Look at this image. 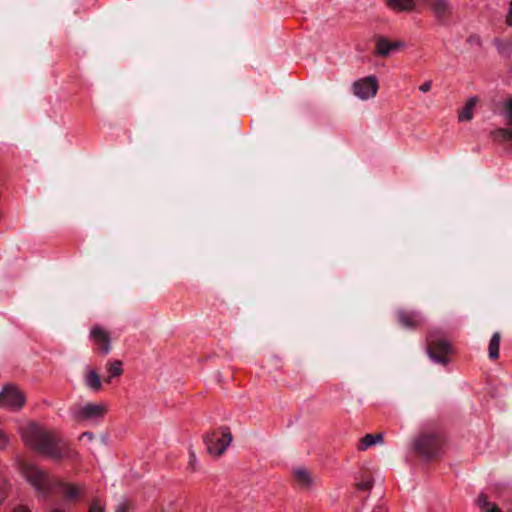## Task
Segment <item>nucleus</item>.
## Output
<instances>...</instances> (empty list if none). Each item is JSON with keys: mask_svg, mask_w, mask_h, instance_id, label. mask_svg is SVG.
Here are the masks:
<instances>
[{"mask_svg": "<svg viewBox=\"0 0 512 512\" xmlns=\"http://www.w3.org/2000/svg\"><path fill=\"white\" fill-rule=\"evenodd\" d=\"M441 447L442 439L436 433L422 432L413 442V450L425 460L438 457Z\"/></svg>", "mask_w": 512, "mask_h": 512, "instance_id": "nucleus-3", "label": "nucleus"}, {"mask_svg": "<svg viewBox=\"0 0 512 512\" xmlns=\"http://www.w3.org/2000/svg\"><path fill=\"white\" fill-rule=\"evenodd\" d=\"M427 352L429 357L436 363L446 365L448 363V354L451 352V345L443 340L437 339L432 333L428 336Z\"/></svg>", "mask_w": 512, "mask_h": 512, "instance_id": "nucleus-6", "label": "nucleus"}, {"mask_svg": "<svg viewBox=\"0 0 512 512\" xmlns=\"http://www.w3.org/2000/svg\"><path fill=\"white\" fill-rule=\"evenodd\" d=\"M232 441V434L229 427L223 426L204 436V443L207 451L216 456L222 455Z\"/></svg>", "mask_w": 512, "mask_h": 512, "instance_id": "nucleus-4", "label": "nucleus"}, {"mask_svg": "<svg viewBox=\"0 0 512 512\" xmlns=\"http://www.w3.org/2000/svg\"><path fill=\"white\" fill-rule=\"evenodd\" d=\"M432 86L431 81H426L422 85H420L419 90L423 93L429 92Z\"/></svg>", "mask_w": 512, "mask_h": 512, "instance_id": "nucleus-25", "label": "nucleus"}, {"mask_svg": "<svg viewBox=\"0 0 512 512\" xmlns=\"http://www.w3.org/2000/svg\"><path fill=\"white\" fill-rule=\"evenodd\" d=\"M104 413L105 408L103 406L88 403L74 412V418L78 421L94 420L101 418L104 415Z\"/></svg>", "mask_w": 512, "mask_h": 512, "instance_id": "nucleus-9", "label": "nucleus"}, {"mask_svg": "<svg viewBox=\"0 0 512 512\" xmlns=\"http://www.w3.org/2000/svg\"><path fill=\"white\" fill-rule=\"evenodd\" d=\"M500 333L495 332L489 342L488 353L490 359H497L499 357V346H500Z\"/></svg>", "mask_w": 512, "mask_h": 512, "instance_id": "nucleus-17", "label": "nucleus"}, {"mask_svg": "<svg viewBox=\"0 0 512 512\" xmlns=\"http://www.w3.org/2000/svg\"><path fill=\"white\" fill-rule=\"evenodd\" d=\"M506 24L512 27V0L510 2L509 12L506 17Z\"/></svg>", "mask_w": 512, "mask_h": 512, "instance_id": "nucleus-26", "label": "nucleus"}, {"mask_svg": "<svg viewBox=\"0 0 512 512\" xmlns=\"http://www.w3.org/2000/svg\"><path fill=\"white\" fill-rule=\"evenodd\" d=\"M112 378H110V376L108 375L107 378L104 379L105 382L109 383L111 381Z\"/></svg>", "mask_w": 512, "mask_h": 512, "instance_id": "nucleus-31", "label": "nucleus"}, {"mask_svg": "<svg viewBox=\"0 0 512 512\" xmlns=\"http://www.w3.org/2000/svg\"><path fill=\"white\" fill-rule=\"evenodd\" d=\"M91 338L100 353L107 355L111 351L110 336L101 327L95 326L91 329Z\"/></svg>", "mask_w": 512, "mask_h": 512, "instance_id": "nucleus-10", "label": "nucleus"}, {"mask_svg": "<svg viewBox=\"0 0 512 512\" xmlns=\"http://www.w3.org/2000/svg\"><path fill=\"white\" fill-rule=\"evenodd\" d=\"M296 484L302 489H308L313 483L310 472L305 468H297L293 472Z\"/></svg>", "mask_w": 512, "mask_h": 512, "instance_id": "nucleus-12", "label": "nucleus"}, {"mask_svg": "<svg viewBox=\"0 0 512 512\" xmlns=\"http://www.w3.org/2000/svg\"><path fill=\"white\" fill-rule=\"evenodd\" d=\"M496 141H509L512 144V128H499L491 133Z\"/></svg>", "mask_w": 512, "mask_h": 512, "instance_id": "nucleus-19", "label": "nucleus"}, {"mask_svg": "<svg viewBox=\"0 0 512 512\" xmlns=\"http://www.w3.org/2000/svg\"><path fill=\"white\" fill-rule=\"evenodd\" d=\"M404 46L402 41H389L385 37L376 38V53L382 57H387L391 52Z\"/></svg>", "mask_w": 512, "mask_h": 512, "instance_id": "nucleus-11", "label": "nucleus"}, {"mask_svg": "<svg viewBox=\"0 0 512 512\" xmlns=\"http://www.w3.org/2000/svg\"><path fill=\"white\" fill-rule=\"evenodd\" d=\"M396 314L399 324L405 328L415 329L423 324V317L418 311L399 309Z\"/></svg>", "mask_w": 512, "mask_h": 512, "instance_id": "nucleus-8", "label": "nucleus"}, {"mask_svg": "<svg viewBox=\"0 0 512 512\" xmlns=\"http://www.w3.org/2000/svg\"><path fill=\"white\" fill-rule=\"evenodd\" d=\"M52 512H63L62 510H59V509H55L53 510Z\"/></svg>", "mask_w": 512, "mask_h": 512, "instance_id": "nucleus-32", "label": "nucleus"}, {"mask_svg": "<svg viewBox=\"0 0 512 512\" xmlns=\"http://www.w3.org/2000/svg\"><path fill=\"white\" fill-rule=\"evenodd\" d=\"M21 434L27 446L55 461L72 459L76 455L56 433L38 424H28L21 430Z\"/></svg>", "mask_w": 512, "mask_h": 512, "instance_id": "nucleus-2", "label": "nucleus"}, {"mask_svg": "<svg viewBox=\"0 0 512 512\" xmlns=\"http://www.w3.org/2000/svg\"><path fill=\"white\" fill-rule=\"evenodd\" d=\"M356 486L359 490L369 491L373 487V480L371 478L362 479Z\"/></svg>", "mask_w": 512, "mask_h": 512, "instance_id": "nucleus-21", "label": "nucleus"}, {"mask_svg": "<svg viewBox=\"0 0 512 512\" xmlns=\"http://www.w3.org/2000/svg\"><path fill=\"white\" fill-rule=\"evenodd\" d=\"M476 504L484 512H502L495 504L489 502L484 494L478 496Z\"/></svg>", "mask_w": 512, "mask_h": 512, "instance_id": "nucleus-18", "label": "nucleus"}, {"mask_svg": "<svg viewBox=\"0 0 512 512\" xmlns=\"http://www.w3.org/2000/svg\"><path fill=\"white\" fill-rule=\"evenodd\" d=\"M194 461H195V455L194 453H190V460H189V465L194 469Z\"/></svg>", "mask_w": 512, "mask_h": 512, "instance_id": "nucleus-29", "label": "nucleus"}, {"mask_svg": "<svg viewBox=\"0 0 512 512\" xmlns=\"http://www.w3.org/2000/svg\"><path fill=\"white\" fill-rule=\"evenodd\" d=\"M387 5L395 11H409L414 8V0H387Z\"/></svg>", "mask_w": 512, "mask_h": 512, "instance_id": "nucleus-16", "label": "nucleus"}, {"mask_svg": "<svg viewBox=\"0 0 512 512\" xmlns=\"http://www.w3.org/2000/svg\"><path fill=\"white\" fill-rule=\"evenodd\" d=\"M93 438H94V435L91 432H84L80 436V440H84V439L92 440Z\"/></svg>", "mask_w": 512, "mask_h": 512, "instance_id": "nucleus-28", "label": "nucleus"}, {"mask_svg": "<svg viewBox=\"0 0 512 512\" xmlns=\"http://www.w3.org/2000/svg\"><path fill=\"white\" fill-rule=\"evenodd\" d=\"M106 366L110 378L119 377L123 373L122 362L120 360L108 362Z\"/></svg>", "mask_w": 512, "mask_h": 512, "instance_id": "nucleus-20", "label": "nucleus"}, {"mask_svg": "<svg viewBox=\"0 0 512 512\" xmlns=\"http://www.w3.org/2000/svg\"><path fill=\"white\" fill-rule=\"evenodd\" d=\"M115 512H129V506L127 503H121L117 506Z\"/></svg>", "mask_w": 512, "mask_h": 512, "instance_id": "nucleus-27", "label": "nucleus"}, {"mask_svg": "<svg viewBox=\"0 0 512 512\" xmlns=\"http://www.w3.org/2000/svg\"><path fill=\"white\" fill-rule=\"evenodd\" d=\"M88 512H104V509L99 505L97 501H94L89 508Z\"/></svg>", "mask_w": 512, "mask_h": 512, "instance_id": "nucleus-23", "label": "nucleus"}, {"mask_svg": "<svg viewBox=\"0 0 512 512\" xmlns=\"http://www.w3.org/2000/svg\"><path fill=\"white\" fill-rule=\"evenodd\" d=\"M26 402L25 395L14 385L8 384L3 387L0 392V406L10 409L19 410Z\"/></svg>", "mask_w": 512, "mask_h": 512, "instance_id": "nucleus-5", "label": "nucleus"}, {"mask_svg": "<svg viewBox=\"0 0 512 512\" xmlns=\"http://www.w3.org/2000/svg\"><path fill=\"white\" fill-rule=\"evenodd\" d=\"M383 442V435L382 434H366L363 438L360 439L358 444V449L361 451H364L368 449L369 447L375 445L376 443H382Z\"/></svg>", "mask_w": 512, "mask_h": 512, "instance_id": "nucleus-14", "label": "nucleus"}, {"mask_svg": "<svg viewBox=\"0 0 512 512\" xmlns=\"http://www.w3.org/2000/svg\"><path fill=\"white\" fill-rule=\"evenodd\" d=\"M378 83L375 77L368 76L353 84V93L362 100H367L376 95Z\"/></svg>", "mask_w": 512, "mask_h": 512, "instance_id": "nucleus-7", "label": "nucleus"}, {"mask_svg": "<svg viewBox=\"0 0 512 512\" xmlns=\"http://www.w3.org/2000/svg\"><path fill=\"white\" fill-rule=\"evenodd\" d=\"M85 384L93 391H99L102 387L100 376L96 370H90L85 374Z\"/></svg>", "mask_w": 512, "mask_h": 512, "instance_id": "nucleus-15", "label": "nucleus"}, {"mask_svg": "<svg viewBox=\"0 0 512 512\" xmlns=\"http://www.w3.org/2000/svg\"><path fill=\"white\" fill-rule=\"evenodd\" d=\"M477 101V97H472L467 101L465 106L459 111L458 118L460 121H470L473 118V110Z\"/></svg>", "mask_w": 512, "mask_h": 512, "instance_id": "nucleus-13", "label": "nucleus"}, {"mask_svg": "<svg viewBox=\"0 0 512 512\" xmlns=\"http://www.w3.org/2000/svg\"><path fill=\"white\" fill-rule=\"evenodd\" d=\"M8 443V438L6 434L0 429V449H3L6 447Z\"/></svg>", "mask_w": 512, "mask_h": 512, "instance_id": "nucleus-24", "label": "nucleus"}, {"mask_svg": "<svg viewBox=\"0 0 512 512\" xmlns=\"http://www.w3.org/2000/svg\"><path fill=\"white\" fill-rule=\"evenodd\" d=\"M18 465L22 475L42 497L47 498L57 493L66 501L75 502L83 495L82 487L52 478L46 471L30 462L20 460Z\"/></svg>", "mask_w": 512, "mask_h": 512, "instance_id": "nucleus-1", "label": "nucleus"}, {"mask_svg": "<svg viewBox=\"0 0 512 512\" xmlns=\"http://www.w3.org/2000/svg\"><path fill=\"white\" fill-rule=\"evenodd\" d=\"M507 124L512 128V98H509L505 104Z\"/></svg>", "mask_w": 512, "mask_h": 512, "instance_id": "nucleus-22", "label": "nucleus"}, {"mask_svg": "<svg viewBox=\"0 0 512 512\" xmlns=\"http://www.w3.org/2000/svg\"><path fill=\"white\" fill-rule=\"evenodd\" d=\"M12 512H30V511L24 507H18V508H15Z\"/></svg>", "mask_w": 512, "mask_h": 512, "instance_id": "nucleus-30", "label": "nucleus"}]
</instances>
